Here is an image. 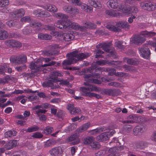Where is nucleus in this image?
Masks as SVG:
<instances>
[{"label":"nucleus","mask_w":156,"mask_h":156,"mask_svg":"<svg viewBox=\"0 0 156 156\" xmlns=\"http://www.w3.org/2000/svg\"><path fill=\"white\" fill-rule=\"evenodd\" d=\"M91 55L89 53H78L76 50L73 51L66 55L67 59L64 60L62 62V66L69 65L77 62L78 61H82L87 58Z\"/></svg>","instance_id":"f257e3e1"},{"label":"nucleus","mask_w":156,"mask_h":156,"mask_svg":"<svg viewBox=\"0 0 156 156\" xmlns=\"http://www.w3.org/2000/svg\"><path fill=\"white\" fill-rule=\"evenodd\" d=\"M84 84L87 87H81L80 88V90L83 92V95L90 98L94 97L98 99L101 98V96L100 95L90 92L93 91L99 92L101 90V89L87 83H84Z\"/></svg>","instance_id":"f03ea898"},{"label":"nucleus","mask_w":156,"mask_h":156,"mask_svg":"<svg viewBox=\"0 0 156 156\" xmlns=\"http://www.w3.org/2000/svg\"><path fill=\"white\" fill-rule=\"evenodd\" d=\"M122 1L121 0H111L107 2V5L119 11H123L124 9V5H122Z\"/></svg>","instance_id":"7ed1b4c3"},{"label":"nucleus","mask_w":156,"mask_h":156,"mask_svg":"<svg viewBox=\"0 0 156 156\" xmlns=\"http://www.w3.org/2000/svg\"><path fill=\"white\" fill-rule=\"evenodd\" d=\"M73 24H76V23H73L69 20L67 19L58 21L55 23L54 26L58 28L62 29L68 27L73 28Z\"/></svg>","instance_id":"20e7f679"},{"label":"nucleus","mask_w":156,"mask_h":156,"mask_svg":"<svg viewBox=\"0 0 156 156\" xmlns=\"http://www.w3.org/2000/svg\"><path fill=\"white\" fill-rule=\"evenodd\" d=\"M140 5L143 9L149 11H154L156 9V5L149 1L141 2Z\"/></svg>","instance_id":"39448f33"},{"label":"nucleus","mask_w":156,"mask_h":156,"mask_svg":"<svg viewBox=\"0 0 156 156\" xmlns=\"http://www.w3.org/2000/svg\"><path fill=\"white\" fill-rule=\"evenodd\" d=\"M58 78L55 76H50L48 81L43 82L42 84L44 87H51L52 88H56L54 85V82L59 81Z\"/></svg>","instance_id":"423d86ee"},{"label":"nucleus","mask_w":156,"mask_h":156,"mask_svg":"<svg viewBox=\"0 0 156 156\" xmlns=\"http://www.w3.org/2000/svg\"><path fill=\"white\" fill-rule=\"evenodd\" d=\"M62 8L66 12L73 15L77 14L79 12V10L76 7L71 5L64 6Z\"/></svg>","instance_id":"0eeeda50"},{"label":"nucleus","mask_w":156,"mask_h":156,"mask_svg":"<svg viewBox=\"0 0 156 156\" xmlns=\"http://www.w3.org/2000/svg\"><path fill=\"white\" fill-rule=\"evenodd\" d=\"M145 40V37L142 34V31L139 35H135L132 39L131 42L135 44H141Z\"/></svg>","instance_id":"6e6552de"},{"label":"nucleus","mask_w":156,"mask_h":156,"mask_svg":"<svg viewBox=\"0 0 156 156\" xmlns=\"http://www.w3.org/2000/svg\"><path fill=\"white\" fill-rule=\"evenodd\" d=\"M25 13V11L21 9H17L10 13V16L12 18L16 19L17 18L23 16Z\"/></svg>","instance_id":"1a4fd4ad"},{"label":"nucleus","mask_w":156,"mask_h":156,"mask_svg":"<svg viewBox=\"0 0 156 156\" xmlns=\"http://www.w3.org/2000/svg\"><path fill=\"white\" fill-rule=\"evenodd\" d=\"M150 46L149 45H148L147 46H145V47H143L139 49L141 53V56L144 58H147L151 54V52L148 48V46Z\"/></svg>","instance_id":"9d476101"},{"label":"nucleus","mask_w":156,"mask_h":156,"mask_svg":"<svg viewBox=\"0 0 156 156\" xmlns=\"http://www.w3.org/2000/svg\"><path fill=\"white\" fill-rule=\"evenodd\" d=\"M145 126L143 125H140L136 126L133 129V132L135 135H140L146 130Z\"/></svg>","instance_id":"9b49d317"},{"label":"nucleus","mask_w":156,"mask_h":156,"mask_svg":"<svg viewBox=\"0 0 156 156\" xmlns=\"http://www.w3.org/2000/svg\"><path fill=\"white\" fill-rule=\"evenodd\" d=\"M6 45L9 48H20L22 46L21 43L18 41L14 40L9 41L6 43Z\"/></svg>","instance_id":"f8f14e48"},{"label":"nucleus","mask_w":156,"mask_h":156,"mask_svg":"<svg viewBox=\"0 0 156 156\" xmlns=\"http://www.w3.org/2000/svg\"><path fill=\"white\" fill-rule=\"evenodd\" d=\"M29 67L35 72H38L42 70L41 65L37 62H32L30 63Z\"/></svg>","instance_id":"ddd939ff"},{"label":"nucleus","mask_w":156,"mask_h":156,"mask_svg":"<svg viewBox=\"0 0 156 156\" xmlns=\"http://www.w3.org/2000/svg\"><path fill=\"white\" fill-rule=\"evenodd\" d=\"M49 152L52 156H57L62 153V149L60 147H55L51 149Z\"/></svg>","instance_id":"4468645a"},{"label":"nucleus","mask_w":156,"mask_h":156,"mask_svg":"<svg viewBox=\"0 0 156 156\" xmlns=\"http://www.w3.org/2000/svg\"><path fill=\"white\" fill-rule=\"evenodd\" d=\"M15 60L16 63L18 64H21L27 62V57L25 55L17 56L15 58Z\"/></svg>","instance_id":"2eb2a0df"},{"label":"nucleus","mask_w":156,"mask_h":156,"mask_svg":"<svg viewBox=\"0 0 156 156\" xmlns=\"http://www.w3.org/2000/svg\"><path fill=\"white\" fill-rule=\"evenodd\" d=\"M17 145V141L16 140H10L4 146V148L6 150L10 149Z\"/></svg>","instance_id":"dca6fc26"},{"label":"nucleus","mask_w":156,"mask_h":156,"mask_svg":"<svg viewBox=\"0 0 156 156\" xmlns=\"http://www.w3.org/2000/svg\"><path fill=\"white\" fill-rule=\"evenodd\" d=\"M63 39L65 41H69L73 40L75 37L73 32H70L69 33H64L63 34Z\"/></svg>","instance_id":"f3484780"},{"label":"nucleus","mask_w":156,"mask_h":156,"mask_svg":"<svg viewBox=\"0 0 156 156\" xmlns=\"http://www.w3.org/2000/svg\"><path fill=\"white\" fill-rule=\"evenodd\" d=\"M77 138L78 136L76 134H74L72 135L66 139V142H69L75 140H76L73 143V145H75L78 144L80 142L79 140V139H77Z\"/></svg>","instance_id":"a211bd4d"},{"label":"nucleus","mask_w":156,"mask_h":156,"mask_svg":"<svg viewBox=\"0 0 156 156\" xmlns=\"http://www.w3.org/2000/svg\"><path fill=\"white\" fill-rule=\"evenodd\" d=\"M108 139V136L106 132L103 133L96 137L97 140L100 142L106 140Z\"/></svg>","instance_id":"6ab92c4d"},{"label":"nucleus","mask_w":156,"mask_h":156,"mask_svg":"<svg viewBox=\"0 0 156 156\" xmlns=\"http://www.w3.org/2000/svg\"><path fill=\"white\" fill-rule=\"evenodd\" d=\"M88 2L92 6L97 9H100L102 6L101 3L97 0H88Z\"/></svg>","instance_id":"aec40b11"},{"label":"nucleus","mask_w":156,"mask_h":156,"mask_svg":"<svg viewBox=\"0 0 156 156\" xmlns=\"http://www.w3.org/2000/svg\"><path fill=\"white\" fill-rule=\"evenodd\" d=\"M44 8L50 12L53 13L57 12L58 11V8L53 5H48Z\"/></svg>","instance_id":"412c9836"},{"label":"nucleus","mask_w":156,"mask_h":156,"mask_svg":"<svg viewBox=\"0 0 156 156\" xmlns=\"http://www.w3.org/2000/svg\"><path fill=\"white\" fill-rule=\"evenodd\" d=\"M116 25L118 27L122 28H129L130 26L128 23L125 21H119L116 23Z\"/></svg>","instance_id":"4be33fe9"},{"label":"nucleus","mask_w":156,"mask_h":156,"mask_svg":"<svg viewBox=\"0 0 156 156\" xmlns=\"http://www.w3.org/2000/svg\"><path fill=\"white\" fill-rule=\"evenodd\" d=\"M94 140V138L93 136H87L84 138L83 142L86 145H90L91 143Z\"/></svg>","instance_id":"5701e85b"},{"label":"nucleus","mask_w":156,"mask_h":156,"mask_svg":"<svg viewBox=\"0 0 156 156\" xmlns=\"http://www.w3.org/2000/svg\"><path fill=\"white\" fill-rule=\"evenodd\" d=\"M125 61H126L128 64L133 65H137L139 63L137 60L134 58H125Z\"/></svg>","instance_id":"b1692460"},{"label":"nucleus","mask_w":156,"mask_h":156,"mask_svg":"<svg viewBox=\"0 0 156 156\" xmlns=\"http://www.w3.org/2000/svg\"><path fill=\"white\" fill-rule=\"evenodd\" d=\"M73 29L76 30H79L81 31H85L87 29V26L85 27L84 26H80L77 24H73Z\"/></svg>","instance_id":"393cba45"},{"label":"nucleus","mask_w":156,"mask_h":156,"mask_svg":"<svg viewBox=\"0 0 156 156\" xmlns=\"http://www.w3.org/2000/svg\"><path fill=\"white\" fill-rule=\"evenodd\" d=\"M127 10H126V8L124 9V12L126 13H136L138 12V9L136 7H131L130 8H127Z\"/></svg>","instance_id":"a878e982"},{"label":"nucleus","mask_w":156,"mask_h":156,"mask_svg":"<svg viewBox=\"0 0 156 156\" xmlns=\"http://www.w3.org/2000/svg\"><path fill=\"white\" fill-rule=\"evenodd\" d=\"M53 16L55 17L62 20L67 19L69 17L66 15L60 12L54 14Z\"/></svg>","instance_id":"bb28decb"},{"label":"nucleus","mask_w":156,"mask_h":156,"mask_svg":"<svg viewBox=\"0 0 156 156\" xmlns=\"http://www.w3.org/2000/svg\"><path fill=\"white\" fill-rule=\"evenodd\" d=\"M81 8L85 11L88 12H92L93 10V8L92 7L83 3L81 5Z\"/></svg>","instance_id":"cd10ccee"},{"label":"nucleus","mask_w":156,"mask_h":156,"mask_svg":"<svg viewBox=\"0 0 156 156\" xmlns=\"http://www.w3.org/2000/svg\"><path fill=\"white\" fill-rule=\"evenodd\" d=\"M17 133V132L14 130H10L5 133V136L6 138L12 137L16 136Z\"/></svg>","instance_id":"c85d7f7f"},{"label":"nucleus","mask_w":156,"mask_h":156,"mask_svg":"<svg viewBox=\"0 0 156 156\" xmlns=\"http://www.w3.org/2000/svg\"><path fill=\"white\" fill-rule=\"evenodd\" d=\"M51 36L46 34L40 33L38 34V38L41 40H49L51 39Z\"/></svg>","instance_id":"c756f323"},{"label":"nucleus","mask_w":156,"mask_h":156,"mask_svg":"<svg viewBox=\"0 0 156 156\" xmlns=\"http://www.w3.org/2000/svg\"><path fill=\"white\" fill-rule=\"evenodd\" d=\"M106 28L109 30L114 32H119L121 30L119 28L115 27V26L112 25H108L106 26Z\"/></svg>","instance_id":"7c9ffc66"},{"label":"nucleus","mask_w":156,"mask_h":156,"mask_svg":"<svg viewBox=\"0 0 156 156\" xmlns=\"http://www.w3.org/2000/svg\"><path fill=\"white\" fill-rule=\"evenodd\" d=\"M30 25L31 27H40L42 26V24L41 22L33 20L30 21Z\"/></svg>","instance_id":"2f4dec72"},{"label":"nucleus","mask_w":156,"mask_h":156,"mask_svg":"<svg viewBox=\"0 0 156 156\" xmlns=\"http://www.w3.org/2000/svg\"><path fill=\"white\" fill-rule=\"evenodd\" d=\"M122 94V92L119 89H111V96H117L121 95Z\"/></svg>","instance_id":"473e14b6"},{"label":"nucleus","mask_w":156,"mask_h":156,"mask_svg":"<svg viewBox=\"0 0 156 156\" xmlns=\"http://www.w3.org/2000/svg\"><path fill=\"white\" fill-rule=\"evenodd\" d=\"M105 13L110 16L112 17H117L119 16V13L116 12L114 11H110L109 10H106L105 11Z\"/></svg>","instance_id":"72a5a7b5"},{"label":"nucleus","mask_w":156,"mask_h":156,"mask_svg":"<svg viewBox=\"0 0 156 156\" xmlns=\"http://www.w3.org/2000/svg\"><path fill=\"white\" fill-rule=\"evenodd\" d=\"M53 131L52 127L48 126L44 129L43 133L46 135H48L51 133Z\"/></svg>","instance_id":"f704fd0d"},{"label":"nucleus","mask_w":156,"mask_h":156,"mask_svg":"<svg viewBox=\"0 0 156 156\" xmlns=\"http://www.w3.org/2000/svg\"><path fill=\"white\" fill-rule=\"evenodd\" d=\"M111 44V43H110L108 44L105 43L101 45V47L104 51L108 52L110 50V48Z\"/></svg>","instance_id":"c9c22d12"},{"label":"nucleus","mask_w":156,"mask_h":156,"mask_svg":"<svg viewBox=\"0 0 156 156\" xmlns=\"http://www.w3.org/2000/svg\"><path fill=\"white\" fill-rule=\"evenodd\" d=\"M8 37V34L5 31H0V40H2Z\"/></svg>","instance_id":"e433bc0d"},{"label":"nucleus","mask_w":156,"mask_h":156,"mask_svg":"<svg viewBox=\"0 0 156 156\" xmlns=\"http://www.w3.org/2000/svg\"><path fill=\"white\" fill-rule=\"evenodd\" d=\"M106 128L105 127H101L93 130L91 131V134H95L98 133H100L105 131Z\"/></svg>","instance_id":"4c0bfd02"},{"label":"nucleus","mask_w":156,"mask_h":156,"mask_svg":"<svg viewBox=\"0 0 156 156\" xmlns=\"http://www.w3.org/2000/svg\"><path fill=\"white\" fill-rule=\"evenodd\" d=\"M86 81H87L86 83H94L97 84H100L101 83V82L100 81L98 80L97 79L93 78L87 79V80H86Z\"/></svg>","instance_id":"58836bf2"},{"label":"nucleus","mask_w":156,"mask_h":156,"mask_svg":"<svg viewBox=\"0 0 156 156\" xmlns=\"http://www.w3.org/2000/svg\"><path fill=\"white\" fill-rule=\"evenodd\" d=\"M132 126L129 125H126L124 126L123 127L124 131L127 133L131 132L132 130Z\"/></svg>","instance_id":"ea45409f"},{"label":"nucleus","mask_w":156,"mask_h":156,"mask_svg":"<svg viewBox=\"0 0 156 156\" xmlns=\"http://www.w3.org/2000/svg\"><path fill=\"white\" fill-rule=\"evenodd\" d=\"M90 125V122L87 123L83 125L80 129V131L82 132L86 130Z\"/></svg>","instance_id":"a19ab883"},{"label":"nucleus","mask_w":156,"mask_h":156,"mask_svg":"<svg viewBox=\"0 0 156 156\" xmlns=\"http://www.w3.org/2000/svg\"><path fill=\"white\" fill-rule=\"evenodd\" d=\"M90 146L92 148H95V149H98L100 147V145L99 143L94 141L90 144Z\"/></svg>","instance_id":"79ce46f5"},{"label":"nucleus","mask_w":156,"mask_h":156,"mask_svg":"<svg viewBox=\"0 0 156 156\" xmlns=\"http://www.w3.org/2000/svg\"><path fill=\"white\" fill-rule=\"evenodd\" d=\"M26 153L25 151H20L15 152L12 156H26Z\"/></svg>","instance_id":"37998d69"},{"label":"nucleus","mask_w":156,"mask_h":156,"mask_svg":"<svg viewBox=\"0 0 156 156\" xmlns=\"http://www.w3.org/2000/svg\"><path fill=\"white\" fill-rule=\"evenodd\" d=\"M85 24L87 26V28L95 29L97 27L95 23L89 22H86Z\"/></svg>","instance_id":"c03bdc74"},{"label":"nucleus","mask_w":156,"mask_h":156,"mask_svg":"<svg viewBox=\"0 0 156 156\" xmlns=\"http://www.w3.org/2000/svg\"><path fill=\"white\" fill-rule=\"evenodd\" d=\"M142 34L145 36L147 35L148 37H152L156 35V33L154 32H148L147 31H142Z\"/></svg>","instance_id":"a18cd8bd"},{"label":"nucleus","mask_w":156,"mask_h":156,"mask_svg":"<svg viewBox=\"0 0 156 156\" xmlns=\"http://www.w3.org/2000/svg\"><path fill=\"white\" fill-rule=\"evenodd\" d=\"M81 112V111L80 108L74 107L72 111L71 112V114L72 115H76L80 114Z\"/></svg>","instance_id":"49530a36"},{"label":"nucleus","mask_w":156,"mask_h":156,"mask_svg":"<svg viewBox=\"0 0 156 156\" xmlns=\"http://www.w3.org/2000/svg\"><path fill=\"white\" fill-rule=\"evenodd\" d=\"M39 129V127L37 126H32L31 127L28 128L27 129V132L30 133L33 132L37 131Z\"/></svg>","instance_id":"de8ad7c7"},{"label":"nucleus","mask_w":156,"mask_h":156,"mask_svg":"<svg viewBox=\"0 0 156 156\" xmlns=\"http://www.w3.org/2000/svg\"><path fill=\"white\" fill-rule=\"evenodd\" d=\"M33 13L34 15L37 17H42V11L39 9L35 10Z\"/></svg>","instance_id":"09e8293b"},{"label":"nucleus","mask_w":156,"mask_h":156,"mask_svg":"<svg viewBox=\"0 0 156 156\" xmlns=\"http://www.w3.org/2000/svg\"><path fill=\"white\" fill-rule=\"evenodd\" d=\"M145 143L143 141H140L137 143L136 144V146L137 148L143 149L144 148Z\"/></svg>","instance_id":"8fccbe9b"},{"label":"nucleus","mask_w":156,"mask_h":156,"mask_svg":"<svg viewBox=\"0 0 156 156\" xmlns=\"http://www.w3.org/2000/svg\"><path fill=\"white\" fill-rule=\"evenodd\" d=\"M51 75L50 76H55L57 77V76H62V74L59 71H55L51 73Z\"/></svg>","instance_id":"3c124183"},{"label":"nucleus","mask_w":156,"mask_h":156,"mask_svg":"<svg viewBox=\"0 0 156 156\" xmlns=\"http://www.w3.org/2000/svg\"><path fill=\"white\" fill-rule=\"evenodd\" d=\"M32 136L34 138H40L43 136V135L40 132H36L33 133Z\"/></svg>","instance_id":"603ef678"},{"label":"nucleus","mask_w":156,"mask_h":156,"mask_svg":"<svg viewBox=\"0 0 156 156\" xmlns=\"http://www.w3.org/2000/svg\"><path fill=\"white\" fill-rule=\"evenodd\" d=\"M118 150H117V147H114L112 148H111L108 150V152L110 153H111L113 154H119V152H118Z\"/></svg>","instance_id":"864d4df0"},{"label":"nucleus","mask_w":156,"mask_h":156,"mask_svg":"<svg viewBox=\"0 0 156 156\" xmlns=\"http://www.w3.org/2000/svg\"><path fill=\"white\" fill-rule=\"evenodd\" d=\"M95 53V58H101L102 56L101 55L103 54L104 52L101 50H98L96 51Z\"/></svg>","instance_id":"5fc2aeb1"},{"label":"nucleus","mask_w":156,"mask_h":156,"mask_svg":"<svg viewBox=\"0 0 156 156\" xmlns=\"http://www.w3.org/2000/svg\"><path fill=\"white\" fill-rule=\"evenodd\" d=\"M7 66L6 65L0 66V74L5 75V73L7 70Z\"/></svg>","instance_id":"6e6d98bb"},{"label":"nucleus","mask_w":156,"mask_h":156,"mask_svg":"<svg viewBox=\"0 0 156 156\" xmlns=\"http://www.w3.org/2000/svg\"><path fill=\"white\" fill-rule=\"evenodd\" d=\"M109 52V53L108 54V55L109 57L113 58H116L117 57L116 52L114 50H110Z\"/></svg>","instance_id":"4d7b16f0"},{"label":"nucleus","mask_w":156,"mask_h":156,"mask_svg":"<svg viewBox=\"0 0 156 156\" xmlns=\"http://www.w3.org/2000/svg\"><path fill=\"white\" fill-rule=\"evenodd\" d=\"M108 62V61L100 60L97 61L96 62V64L97 65H98L103 66L105 65Z\"/></svg>","instance_id":"13d9d810"},{"label":"nucleus","mask_w":156,"mask_h":156,"mask_svg":"<svg viewBox=\"0 0 156 156\" xmlns=\"http://www.w3.org/2000/svg\"><path fill=\"white\" fill-rule=\"evenodd\" d=\"M111 89H105L103 90L101 93L106 95L111 96Z\"/></svg>","instance_id":"bf43d9fd"},{"label":"nucleus","mask_w":156,"mask_h":156,"mask_svg":"<svg viewBox=\"0 0 156 156\" xmlns=\"http://www.w3.org/2000/svg\"><path fill=\"white\" fill-rule=\"evenodd\" d=\"M26 66L25 65H23L21 66H18L16 67L15 69L19 72H20L24 69H26Z\"/></svg>","instance_id":"052dcab7"},{"label":"nucleus","mask_w":156,"mask_h":156,"mask_svg":"<svg viewBox=\"0 0 156 156\" xmlns=\"http://www.w3.org/2000/svg\"><path fill=\"white\" fill-rule=\"evenodd\" d=\"M9 4L8 0H0V7H4Z\"/></svg>","instance_id":"680f3d73"},{"label":"nucleus","mask_w":156,"mask_h":156,"mask_svg":"<svg viewBox=\"0 0 156 156\" xmlns=\"http://www.w3.org/2000/svg\"><path fill=\"white\" fill-rule=\"evenodd\" d=\"M30 17L29 16H25L22 18L20 20V21L22 22H29L31 21Z\"/></svg>","instance_id":"e2e57ef3"},{"label":"nucleus","mask_w":156,"mask_h":156,"mask_svg":"<svg viewBox=\"0 0 156 156\" xmlns=\"http://www.w3.org/2000/svg\"><path fill=\"white\" fill-rule=\"evenodd\" d=\"M38 110L36 111V113L38 117L40 116V113H45L47 112V110L44 109H38Z\"/></svg>","instance_id":"0e129e2a"},{"label":"nucleus","mask_w":156,"mask_h":156,"mask_svg":"<svg viewBox=\"0 0 156 156\" xmlns=\"http://www.w3.org/2000/svg\"><path fill=\"white\" fill-rule=\"evenodd\" d=\"M122 42L118 41L115 42V45L119 48L122 49L123 48V46L122 45Z\"/></svg>","instance_id":"69168bd1"},{"label":"nucleus","mask_w":156,"mask_h":156,"mask_svg":"<svg viewBox=\"0 0 156 156\" xmlns=\"http://www.w3.org/2000/svg\"><path fill=\"white\" fill-rule=\"evenodd\" d=\"M74 105L73 104H68L67 106V109L70 111V113L71 112L74 108Z\"/></svg>","instance_id":"338daca9"},{"label":"nucleus","mask_w":156,"mask_h":156,"mask_svg":"<svg viewBox=\"0 0 156 156\" xmlns=\"http://www.w3.org/2000/svg\"><path fill=\"white\" fill-rule=\"evenodd\" d=\"M108 73V75L112 76L115 74L116 72L114 68H110Z\"/></svg>","instance_id":"774afa93"}]
</instances>
